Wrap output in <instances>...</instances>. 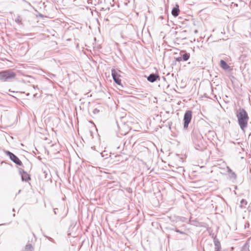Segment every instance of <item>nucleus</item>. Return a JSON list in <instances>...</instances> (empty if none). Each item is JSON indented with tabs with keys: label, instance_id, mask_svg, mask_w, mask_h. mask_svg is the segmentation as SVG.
<instances>
[{
	"label": "nucleus",
	"instance_id": "f257e3e1",
	"mask_svg": "<svg viewBox=\"0 0 251 251\" xmlns=\"http://www.w3.org/2000/svg\"><path fill=\"white\" fill-rule=\"evenodd\" d=\"M235 114L239 126L241 130L245 132L248 126V123L249 120V117L247 112L245 109L240 107L236 110Z\"/></svg>",
	"mask_w": 251,
	"mask_h": 251
},
{
	"label": "nucleus",
	"instance_id": "f03ea898",
	"mask_svg": "<svg viewBox=\"0 0 251 251\" xmlns=\"http://www.w3.org/2000/svg\"><path fill=\"white\" fill-rule=\"evenodd\" d=\"M192 134H193L192 140L196 149L200 151H203L205 149V146L202 143L201 135L198 134L197 131L195 129H193Z\"/></svg>",
	"mask_w": 251,
	"mask_h": 251
},
{
	"label": "nucleus",
	"instance_id": "7ed1b4c3",
	"mask_svg": "<svg viewBox=\"0 0 251 251\" xmlns=\"http://www.w3.org/2000/svg\"><path fill=\"white\" fill-rule=\"evenodd\" d=\"M16 73L12 69L0 71V81L2 82H10L15 79Z\"/></svg>",
	"mask_w": 251,
	"mask_h": 251
},
{
	"label": "nucleus",
	"instance_id": "20e7f679",
	"mask_svg": "<svg viewBox=\"0 0 251 251\" xmlns=\"http://www.w3.org/2000/svg\"><path fill=\"white\" fill-rule=\"evenodd\" d=\"M192 118V112L188 110L186 111L183 117V129L187 130L188 126L190 123Z\"/></svg>",
	"mask_w": 251,
	"mask_h": 251
},
{
	"label": "nucleus",
	"instance_id": "39448f33",
	"mask_svg": "<svg viewBox=\"0 0 251 251\" xmlns=\"http://www.w3.org/2000/svg\"><path fill=\"white\" fill-rule=\"evenodd\" d=\"M4 152L14 163L20 166L24 167L23 163L16 155L9 151L4 150Z\"/></svg>",
	"mask_w": 251,
	"mask_h": 251
},
{
	"label": "nucleus",
	"instance_id": "423d86ee",
	"mask_svg": "<svg viewBox=\"0 0 251 251\" xmlns=\"http://www.w3.org/2000/svg\"><path fill=\"white\" fill-rule=\"evenodd\" d=\"M18 171L23 181H27L31 179L30 175L21 168H18Z\"/></svg>",
	"mask_w": 251,
	"mask_h": 251
},
{
	"label": "nucleus",
	"instance_id": "0eeeda50",
	"mask_svg": "<svg viewBox=\"0 0 251 251\" xmlns=\"http://www.w3.org/2000/svg\"><path fill=\"white\" fill-rule=\"evenodd\" d=\"M111 75L114 81L119 85H122L121 79L120 78V75L118 74L117 71L115 69L111 70Z\"/></svg>",
	"mask_w": 251,
	"mask_h": 251
},
{
	"label": "nucleus",
	"instance_id": "6e6552de",
	"mask_svg": "<svg viewBox=\"0 0 251 251\" xmlns=\"http://www.w3.org/2000/svg\"><path fill=\"white\" fill-rule=\"evenodd\" d=\"M160 77L158 74L152 73L147 77V80L151 83L160 80Z\"/></svg>",
	"mask_w": 251,
	"mask_h": 251
},
{
	"label": "nucleus",
	"instance_id": "1a4fd4ad",
	"mask_svg": "<svg viewBox=\"0 0 251 251\" xmlns=\"http://www.w3.org/2000/svg\"><path fill=\"white\" fill-rule=\"evenodd\" d=\"M179 55L181 56L182 59H183V61H187L190 58V53L187 52L186 50H180L179 52Z\"/></svg>",
	"mask_w": 251,
	"mask_h": 251
},
{
	"label": "nucleus",
	"instance_id": "9d476101",
	"mask_svg": "<svg viewBox=\"0 0 251 251\" xmlns=\"http://www.w3.org/2000/svg\"><path fill=\"white\" fill-rule=\"evenodd\" d=\"M213 241L215 246V251H220L221 250V243L216 236L214 238Z\"/></svg>",
	"mask_w": 251,
	"mask_h": 251
},
{
	"label": "nucleus",
	"instance_id": "9b49d317",
	"mask_svg": "<svg viewBox=\"0 0 251 251\" xmlns=\"http://www.w3.org/2000/svg\"><path fill=\"white\" fill-rule=\"evenodd\" d=\"M179 5L176 4L172 10V14L174 17H176L179 15Z\"/></svg>",
	"mask_w": 251,
	"mask_h": 251
},
{
	"label": "nucleus",
	"instance_id": "f8f14e48",
	"mask_svg": "<svg viewBox=\"0 0 251 251\" xmlns=\"http://www.w3.org/2000/svg\"><path fill=\"white\" fill-rule=\"evenodd\" d=\"M220 66L225 70H227L229 68V66L224 60H221Z\"/></svg>",
	"mask_w": 251,
	"mask_h": 251
},
{
	"label": "nucleus",
	"instance_id": "ddd939ff",
	"mask_svg": "<svg viewBox=\"0 0 251 251\" xmlns=\"http://www.w3.org/2000/svg\"><path fill=\"white\" fill-rule=\"evenodd\" d=\"M34 248L30 243H27L22 251H33Z\"/></svg>",
	"mask_w": 251,
	"mask_h": 251
},
{
	"label": "nucleus",
	"instance_id": "4468645a",
	"mask_svg": "<svg viewBox=\"0 0 251 251\" xmlns=\"http://www.w3.org/2000/svg\"><path fill=\"white\" fill-rule=\"evenodd\" d=\"M228 175L229 178L231 179H236L237 178L236 174L233 171L228 174Z\"/></svg>",
	"mask_w": 251,
	"mask_h": 251
},
{
	"label": "nucleus",
	"instance_id": "2eb2a0df",
	"mask_svg": "<svg viewBox=\"0 0 251 251\" xmlns=\"http://www.w3.org/2000/svg\"><path fill=\"white\" fill-rule=\"evenodd\" d=\"M247 201L245 199H242L240 201V207L241 208H245L246 205H247Z\"/></svg>",
	"mask_w": 251,
	"mask_h": 251
},
{
	"label": "nucleus",
	"instance_id": "dca6fc26",
	"mask_svg": "<svg viewBox=\"0 0 251 251\" xmlns=\"http://www.w3.org/2000/svg\"><path fill=\"white\" fill-rule=\"evenodd\" d=\"M190 222L191 223V224L195 226H200V223L196 221V220H192V218H191L190 219Z\"/></svg>",
	"mask_w": 251,
	"mask_h": 251
},
{
	"label": "nucleus",
	"instance_id": "f3484780",
	"mask_svg": "<svg viewBox=\"0 0 251 251\" xmlns=\"http://www.w3.org/2000/svg\"><path fill=\"white\" fill-rule=\"evenodd\" d=\"M175 231L176 232H178V233H179L180 234H184L185 235V236H186V234L183 232V231H180V230L178 229H175Z\"/></svg>",
	"mask_w": 251,
	"mask_h": 251
},
{
	"label": "nucleus",
	"instance_id": "a211bd4d",
	"mask_svg": "<svg viewBox=\"0 0 251 251\" xmlns=\"http://www.w3.org/2000/svg\"><path fill=\"white\" fill-rule=\"evenodd\" d=\"M15 22L16 23H17L18 24L22 23V20L19 16L18 17H17V18L15 20Z\"/></svg>",
	"mask_w": 251,
	"mask_h": 251
},
{
	"label": "nucleus",
	"instance_id": "6ab92c4d",
	"mask_svg": "<svg viewBox=\"0 0 251 251\" xmlns=\"http://www.w3.org/2000/svg\"><path fill=\"white\" fill-rule=\"evenodd\" d=\"M175 59H176V61L177 62H180V61H183V59H182L180 55L179 57H176L175 58Z\"/></svg>",
	"mask_w": 251,
	"mask_h": 251
},
{
	"label": "nucleus",
	"instance_id": "aec40b11",
	"mask_svg": "<svg viewBox=\"0 0 251 251\" xmlns=\"http://www.w3.org/2000/svg\"><path fill=\"white\" fill-rule=\"evenodd\" d=\"M100 112V110L97 109V108H95L93 111V113L94 114H98L99 112Z\"/></svg>",
	"mask_w": 251,
	"mask_h": 251
},
{
	"label": "nucleus",
	"instance_id": "412c9836",
	"mask_svg": "<svg viewBox=\"0 0 251 251\" xmlns=\"http://www.w3.org/2000/svg\"><path fill=\"white\" fill-rule=\"evenodd\" d=\"M232 171V170L229 167H227V172L228 174L231 172Z\"/></svg>",
	"mask_w": 251,
	"mask_h": 251
},
{
	"label": "nucleus",
	"instance_id": "4be33fe9",
	"mask_svg": "<svg viewBox=\"0 0 251 251\" xmlns=\"http://www.w3.org/2000/svg\"><path fill=\"white\" fill-rule=\"evenodd\" d=\"M242 251H249V249L243 248Z\"/></svg>",
	"mask_w": 251,
	"mask_h": 251
},
{
	"label": "nucleus",
	"instance_id": "5701e85b",
	"mask_svg": "<svg viewBox=\"0 0 251 251\" xmlns=\"http://www.w3.org/2000/svg\"><path fill=\"white\" fill-rule=\"evenodd\" d=\"M48 239L50 240L51 241H53V239L50 237H48Z\"/></svg>",
	"mask_w": 251,
	"mask_h": 251
},
{
	"label": "nucleus",
	"instance_id": "b1692460",
	"mask_svg": "<svg viewBox=\"0 0 251 251\" xmlns=\"http://www.w3.org/2000/svg\"><path fill=\"white\" fill-rule=\"evenodd\" d=\"M126 133H127V132H125L124 133L122 132L121 134H124V135H126Z\"/></svg>",
	"mask_w": 251,
	"mask_h": 251
},
{
	"label": "nucleus",
	"instance_id": "393cba45",
	"mask_svg": "<svg viewBox=\"0 0 251 251\" xmlns=\"http://www.w3.org/2000/svg\"><path fill=\"white\" fill-rule=\"evenodd\" d=\"M159 18H160V19H163V17L162 16H160V17H159Z\"/></svg>",
	"mask_w": 251,
	"mask_h": 251
}]
</instances>
